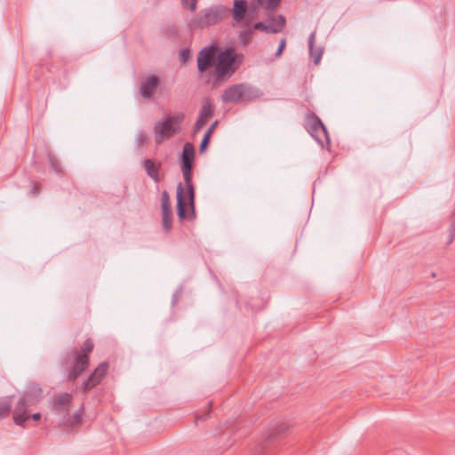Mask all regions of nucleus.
Instances as JSON below:
<instances>
[{"label": "nucleus", "mask_w": 455, "mask_h": 455, "mask_svg": "<svg viewBox=\"0 0 455 455\" xmlns=\"http://www.w3.org/2000/svg\"><path fill=\"white\" fill-rule=\"evenodd\" d=\"M197 419L204 420L205 418L204 417H199V418H197Z\"/></svg>", "instance_id": "39"}, {"label": "nucleus", "mask_w": 455, "mask_h": 455, "mask_svg": "<svg viewBox=\"0 0 455 455\" xmlns=\"http://www.w3.org/2000/svg\"><path fill=\"white\" fill-rule=\"evenodd\" d=\"M248 9L252 11L257 10L251 8V4H248L247 0H233V8L231 9V12L234 20L236 22H241L244 19Z\"/></svg>", "instance_id": "15"}, {"label": "nucleus", "mask_w": 455, "mask_h": 455, "mask_svg": "<svg viewBox=\"0 0 455 455\" xmlns=\"http://www.w3.org/2000/svg\"><path fill=\"white\" fill-rule=\"evenodd\" d=\"M146 141H147V138H146L144 132H140L136 136V142H137L138 146L143 145L144 143H146Z\"/></svg>", "instance_id": "33"}, {"label": "nucleus", "mask_w": 455, "mask_h": 455, "mask_svg": "<svg viewBox=\"0 0 455 455\" xmlns=\"http://www.w3.org/2000/svg\"><path fill=\"white\" fill-rule=\"evenodd\" d=\"M255 29H260L267 33H277V29H275V26L274 24H265L264 22H257L254 24Z\"/></svg>", "instance_id": "26"}, {"label": "nucleus", "mask_w": 455, "mask_h": 455, "mask_svg": "<svg viewBox=\"0 0 455 455\" xmlns=\"http://www.w3.org/2000/svg\"><path fill=\"white\" fill-rule=\"evenodd\" d=\"M93 349V342L87 339L81 350L73 349L63 355L61 363L66 367L68 380L74 381L80 377L89 365V354Z\"/></svg>", "instance_id": "2"}, {"label": "nucleus", "mask_w": 455, "mask_h": 455, "mask_svg": "<svg viewBox=\"0 0 455 455\" xmlns=\"http://www.w3.org/2000/svg\"><path fill=\"white\" fill-rule=\"evenodd\" d=\"M163 228L169 232L172 228V212H162Z\"/></svg>", "instance_id": "23"}, {"label": "nucleus", "mask_w": 455, "mask_h": 455, "mask_svg": "<svg viewBox=\"0 0 455 455\" xmlns=\"http://www.w3.org/2000/svg\"><path fill=\"white\" fill-rule=\"evenodd\" d=\"M430 276L434 278V277H435V276H436V274H435V272H432V273L430 274Z\"/></svg>", "instance_id": "38"}, {"label": "nucleus", "mask_w": 455, "mask_h": 455, "mask_svg": "<svg viewBox=\"0 0 455 455\" xmlns=\"http://www.w3.org/2000/svg\"><path fill=\"white\" fill-rule=\"evenodd\" d=\"M214 115V108L209 100H206L200 111L199 116L194 124L193 133H198L207 124L208 120Z\"/></svg>", "instance_id": "8"}, {"label": "nucleus", "mask_w": 455, "mask_h": 455, "mask_svg": "<svg viewBox=\"0 0 455 455\" xmlns=\"http://www.w3.org/2000/svg\"><path fill=\"white\" fill-rule=\"evenodd\" d=\"M455 238V218L453 219L452 222L451 223L450 228H449V243H451Z\"/></svg>", "instance_id": "31"}, {"label": "nucleus", "mask_w": 455, "mask_h": 455, "mask_svg": "<svg viewBox=\"0 0 455 455\" xmlns=\"http://www.w3.org/2000/svg\"><path fill=\"white\" fill-rule=\"evenodd\" d=\"M190 58V51L188 49H183L180 52L179 60L181 63L187 62Z\"/></svg>", "instance_id": "30"}, {"label": "nucleus", "mask_w": 455, "mask_h": 455, "mask_svg": "<svg viewBox=\"0 0 455 455\" xmlns=\"http://www.w3.org/2000/svg\"><path fill=\"white\" fill-rule=\"evenodd\" d=\"M183 8L188 9L190 12L196 10L198 0H180Z\"/></svg>", "instance_id": "28"}, {"label": "nucleus", "mask_w": 455, "mask_h": 455, "mask_svg": "<svg viewBox=\"0 0 455 455\" xmlns=\"http://www.w3.org/2000/svg\"><path fill=\"white\" fill-rule=\"evenodd\" d=\"M315 31H313L308 38V50H309V55L313 59V61L315 65L319 64L323 53V47H317L315 48Z\"/></svg>", "instance_id": "18"}, {"label": "nucleus", "mask_w": 455, "mask_h": 455, "mask_svg": "<svg viewBox=\"0 0 455 455\" xmlns=\"http://www.w3.org/2000/svg\"><path fill=\"white\" fill-rule=\"evenodd\" d=\"M243 102H249L259 99L261 96V92L251 85L243 84Z\"/></svg>", "instance_id": "19"}, {"label": "nucleus", "mask_w": 455, "mask_h": 455, "mask_svg": "<svg viewBox=\"0 0 455 455\" xmlns=\"http://www.w3.org/2000/svg\"><path fill=\"white\" fill-rule=\"evenodd\" d=\"M185 119L183 112H178L168 116L164 120H158L154 124L155 142L162 145L165 140L179 134L182 128L181 124Z\"/></svg>", "instance_id": "5"}, {"label": "nucleus", "mask_w": 455, "mask_h": 455, "mask_svg": "<svg viewBox=\"0 0 455 455\" xmlns=\"http://www.w3.org/2000/svg\"><path fill=\"white\" fill-rule=\"evenodd\" d=\"M31 405L30 403L28 401V396H22L14 411H13V419L14 422L18 426H23L24 423L28 419V417H27V408L28 406Z\"/></svg>", "instance_id": "12"}, {"label": "nucleus", "mask_w": 455, "mask_h": 455, "mask_svg": "<svg viewBox=\"0 0 455 455\" xmlns=\"http://www.w3.org/2000/svg\"><path fill=\"white\" fill-rule=\"evenodd\" d=\"M183 174L186 191L183 184L180 182L177 185V214L180 220H184L187 218H196V193L195 188L192 183V170L193 166H180Z\"/></svg>", "instance_id": "1"}, {"label": "nucleus", "mask_w": 455, "mask_h": 455, "mask_svg": "<svg viewBox=\"0 0 455 455\" xmlns=\"http://www.w3.org/2000/svg\"><path fill=\"white\" fill-rule=\"evenodd\" d=\"M304 127L321 146H323V140L327 143L330 142L325 125L315 113L307 114Z\"/></svg>", "instance_id": "6"}, {"label": "nucleus", "mask_w": 455, "mask_h": 455, "mask_svg": "<svg viewBox=\"0 0 455 455\" xmlns=\"http://www.w3.org/2000/svg\"><path fill=\"white\" fill-rule=\"evenodd\" d=\"M243 57L236 54L234 48H227L218 53L213 70L214 84L226 81L239 68Z\"/></svg>", "instance_id": "3"}, {"label": "nucleus", "mask_w": 455, "mask_h": 455, "mask_svg": "<svg viewBox=\"0 0 455 455\" xmlns=\"http://www.w3.org/2000/svg\"><path fill=\"white\" fill-rule=\"evenodd\" d=\"M161 208H162V212H172L170 196L166 190H164L161 195Z\"/></svg>", "instance_id": "24"}, {"label": "nucleus", "mask_w": 455, "mask_h": 455, "mask_svg": "<svg viewBox=\"0 0 455 455\" xmlns=\"http://www.w3.org/2000/svg\"><path fill=\"white\" fill-rule=\"evenodd\" d=\"M270 24H274L275 26V29H277L278 33L282 31L283 27L285 26L286 20L283 15L279 14L272 18Z\"/></svg>", "instance_id": "25"}, {"label": "nucleus", "mask_w": 455, "mask_h": 455, "mask_svg": "<svg viewBox=\"0 0 455 455\" xmlns=\"http://www.w3.org/2000/svg\"><path fill=\"white\" fill-rule=\"evenodd\" d=\"M31 418L34 419V420H39L41 419V413L39 412H36L34 414H32Z\"/></svg>", "instance_id": "36"}, {"label": "nucleus", "mask_w": 455, "mask_h": 455, "mask_svg": "<svg viewBox=\"0 0 455 455\" xmlns=\"http://www.w3.org/2000/svg\"><path fill=\"white\" fill-rule=\"evenodd\" d=\"M281 0H256L251 3V7L258 9L261 5H265L266 9L269 11L275 10L280 4Z\"/></svg>", "instance_id": "21"}, {"label": "nucleus", "mask_w": 455, "mask_h": 455, "mask_svg": "<svg viewBox=\"0 0 455 455\" xmlns=\"http://www.w3.org/2000/svg\"><path fill=\"white\" fill-rule=\"evenodd\" d=\"M243 84H237L227 88L222 96L221 100L224 103H236L243 101Z\"/></svg>", "instance_id": "13"}, {"label": "nucleus", "mask_w": 455, "mask_h": 455, "mask_svg": "<svg viewBox=\"0 0 455 455\" xmlns=\"http://www.w3.org/2000/svg\"><path fill=\"white\" fill-rule=\"evenodd\" d=\"M217 46L209 45L203 48L197 54V69L200 73L207 71L216 65Z\"/></svg>", "instance_id": "7"}, {"label": "nucleus", "mask_w": 455, "mask_h": 455, "mask_svg": "<svg viewBox=\"0 0 455 455\" xmlns=\"http://www.w3.org/2000/svg\"><path fill=\"white\" fill-rule=\"evenodd\" d=\"M196 149L191 142H186L183 146L180 159V166H193L195 160Z\"/></svg>", "instance_id": "17"}, {"label": "nucleus", "mask_w": 455, "mask_h": 455, "mask_svg": "<svg viewBox=\"0 0 455 455\" xmlns=\"http://www.w3.org/2000/svg\"><path fill=\"white\" fill-rule=\"evenodd\" d=\"M12 397L7 396L0 400V419L5 418L11 411Z\"/></svg>", "instance_id": "22"}, {"label": "nucleus", "mask_w": 455, "mask_h": 455, "mask_svg": "<svg viewBox=\"0 0 455 455\" xmlns=\"http://www.w3.org/2000/svg\"><path fill=\"white\" fill-rule=\"evenodd\" d=\"M72 402V395L68 393L55 395L52 400V411L58 414H68Z\"/></svg>", "instance_id": "11"}, {"label": "nucleus", "mask_w": 455, "mask_h": 455, "mask_svg": "<svg viewBox=\"0 0 455 455\" xmlns=\"http://www.w3.org/2000/svg\"><path fill=\"white\" fill-rule=\"evenodd\" d=\"M286 46V39L285 38H282L280 40V43H279V46L276 50V52H275V56L276 57H280L282 55V52L283 51V49L285 48Z\"/></svg>", "instance_id": "32"}, {"label": "nucleus", "mask_w": 455, "mask_h": 455, "mask_svg": "<svg viewBox=\"0 0 455 455\" xmlns=\"http://www.w3.org/2000/svg\"><path fill=\"white\" fill-rule=\"evenodd\" d=\"M108 369V363L103 362L94 370V371L88 377V379L83 383V390L84 393L88 392L98 385L101 379L105 377Z\"/></svg>", "instance_id": "9"}, {"label": "nucleus", "mask_w": 455, "mask_h": 455, "mask_svg": "<svg viewBox=\"0 0 455 455\" xmlns=\"http://www.w3.org/2000/svg\"><path fill=\"white\" fill-rule=\"evenodd\" d=\"M74 420H75V423L77 425L82 423V418H81V414L79 412H76L74 414Z\"/></svg>", "instance_id": "35"}, {"label": "nucleus", "mask_w": 455, "mask_h": 455, "mask_svg": "<svg viewBox=\"0 0 455 455\" xmlns=\"http://www.w3.org/2000/svg\"><path fill=\"white\" fill-rule=\"evenodd\" d=\"M230 10L223 4H215L201 10L188 26L191 30L204 29L219 24L228 17Z\"/></svg>", "instance_id": "4"}, {"label": "nucleus", "mask_w": 455, "mask_h": 455, "mask_svg": "<svg viewBox=\"0 0 455 455\" xmlns=\"http://www.w3.org/2000/svg\"><path fill=\"white\" fill-rule=\"evenodd\" d=\"M23 396H28V401L30 404H34L41 399L42 388L36 383H30L27 393Z\"/></svg>", "instance_id": "20"}, {"label": "nucleus", "mask_w": 455, "mask_h": 455, "mask_svg": "<svg viewBox=\"0 0 455 455\" xmlns=\"http://www.w3.org/2000/svg\"><path fill=\"white\" fill-rule=\"evenodd\" d=\"M32 193L36 196L39 193V188L37 184H35L32 188Z\"/></svg>", "instance_id": "37"}, {"label": "nucleus", "mask_w": 455, "mask_h": 455, "mask_svg": "<svg viewBox=\"0 0 455 455\" xmlns=\"http://www.w3.org/2000/svg\"><path fill=\"white\" fill-rule=\"evenodd\" d=\"M210 140H211V136H209L208 134H204V137H203V140L200 143V146H199V152L200 153H204L207 148H208V145L210 143Z\"/></svg>", "instance_id": "29"}, {"label": "nucleus", "mask_w": 455, "mask_h": 455, "mask_svg": "<svg viewBox=\"0 0 455 455\" xmlns=\"http://www.w3.org/2000/svg\"><path fill=\"white\" fill-rule=\"evenodd\" d=\"M219 124V121L216 120L214 121L211 125L210 127L207 129V131L205 132L204 134H208L209 136H212V132H214V130L216 129L217 125Z\"/></svg>", "instance_id": "34"}, {"label": "nucleus", "mask_w": 455, "mask_h": 455, "mask_svg": "<svg viewBox=\"0 0 455 455\" xmlns=\"http://www.w3.org/2000/svg\"><path fill=\"white\" fill-rule=\"evenodd\" d=\"M288 430V426L284 423H282L271 429H269L264 437V443L260 444L259 447V451H265L267 450V446L270 444L272 442L276 440L279 436L284 434Z\"/></svg>", "instance_id": "14"}, {"label": "nucleus", "mask_w": 455, "mask_h": 455, "mask_svg": "<svg viewBox=\"0 0 455 455\" xmlns=\"http://www.w3.org/2000/svg\"><path fill=\"white\" fill-rule=\"evenodd\" d=\"M147 174L156 182L159 183L161 181V178L159 176V172L162 167V163L158 162L156 164L151 159H146L142 164Z\"/></svg>", "instance_id": "16"}, {"label": "nucleus", "mask_w": 455, "mask_h": 455, "mask_svg": "<svg viewBox=\"0 0 455 455\" xmlns=\"http://www.w3.org/2000/svg\"><path fill=\"white\" fill-rule=\"evenodd\" d=\"M48 158L52 171L58 174L61 173L62 168L60 162L52 155H49Z\"/></svg>", "instance_id": "27"}, {"label": "nucleus", "mask_w": 455, "mask_h": 455, "mask_svg": "<svg viewBox=\"0 0 455 455\" xmlns=\"http://www.w3.org/2000/svg\"><path fill=\"white\" fill-rule=\"evenodd\" d=\"M160 84V79L156 75L148 76L140 85V93L145 100H151L155 91Z\"/></svg>", "instance_id": "10"}]
</instances>
